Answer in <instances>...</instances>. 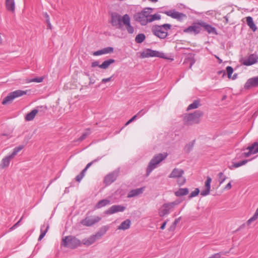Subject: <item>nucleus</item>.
I'll list each match as a JSON object with an SVG mask.
<instances>
[{
    "label": "nucleus",
    "mask_w": 258,
    "mask_h": 258,
    "mask_svg": "<svg viewBox=\"0 0 258 258\" xmlns=\"http://www.w3.org/2000/svg\"><path fill=\"white\" fill-rule=\"evenodd\" d=\"M161 15L158 14L154 15H151L150 17L148 18V23L152 22L155 20H159L161 19Z\"/></svg>",
    "instance_id": "nucleus-40"
},
{
    "label": "nucleus",
    "mask_w": 258,
    "mask_h": 258,
    "mask_svg": "<svg viewBox=\"0 0 258 258\" xmlns=\"http://www.w3.org/2000/svg\"><path fill=\"white\" fill-rule=\"evenodd\" d=\"M101 218L96 216H87L84 219L81 220L80 223L83 226L90 227L94 225L96 223L99 222Z\"/></svg>",
    "instance_id": "nucleus-9"
},
{
    "label": "nucleus",
    "mask_w": 258,
    "mask_h": 258,
    "mask_svg": "<svg viewBox=\"0 0 258 258\" xmlns=\"http://www.w3.org/2000/svg\"><path fill=\"white\" fill-rule=\"evenodd\" d=\"M137 118V115H134L133 116L130 120H128L125 123V125H127L132 122L133 121H134L135 119H136Z\"/></svg>",
    "instance_id": "nucleus-54"
},
{
    "label": "nucleus",
    "mask_w": 258,
    "mask_h": 258,
    "mask_svg": "<svg viewBox=\"0 0 258 258\" xmlns=\"http://www.w3.org/2000/svg\"><path fill=\"white\" fill-rule=\"evenodd\" d=\"M256 87H258V76L248 79L244 85V88L247 90Z\"/></svg>",
    "instance_id": "nucleus-17"
},
{
    "label": "nucleus",
    "mask_w": 258,
    "mask_h": 258,
    "mask_svg": "<svg viewBox=\"0 0 258 258\" xmlns=\"http://www.w3.org/2000/svg\"><path fill=\"white\" fill-rule=\"evenodd\" d=\"M26 94L27 91H23L20 90H17L15 91L10 92L7 96L4 98L2 101V104L3 105L7 104V103L12 102L14 99L26 95Z\"/></svg>",
    "instance_id": "nucleus-6"
},
{
    "label": "nucleus",
    "mask_w": 258,
    "mask_h": 258,
    "mask_svg": "<svg viewBox=\"0 0 258 258\" xmlns=\"http://www.w3.org/2000/svg\"><path fill=\"white\" fill-rule=\"evenodd\" d=\"M177 205V203L176 202L164 204L159 210V215L163 217L165 215H168Z\"/></svg>",
    "instance_id": "nucleus-7"
},
{
    "label": "nucleus",
    "mask_w": 258,
    "mask_h": 258,
    "mask_svg": "<svg viewBox=\"0 0 258 258\" xmlns=\"http://www.w3.org/2000/svg\"><path fill=\"white\" fill-rule=\"evenodd\" d=\"M44 17L46 19V22L47 23L48 27L49 29H51V24H50V20H49V15L47 14V13H44Z\"/></svg>",
    "instance_id": "nucleus-52"
},
{
    "label": "nucleus",
    "mask_w": 258,
    "mask_h": 258,
    "mask_svg": "<svg viewBox=\"0 0 258 258\" xmlns=\"http://www.w3.org/2000/svg\"><path fill=\"white\" fill-rule=\"evenodd\" d=\"M246 149L253 154L258 153V143L254 142L251 146H248Z\"/></svg>",
    "instance_id": "nucleus-36"
},
{
    "label": "nucleus",
    "mask_w": 258,
    "mask_h": 258,
    "mask_svg": "<svg viewBox=\"0 0 258 258\" xmlns=\"http://www.w3.org/2000/svg\"><path fill=\"white\" fill-rule=\"evenodd\" d=\"M89 85H91L94 84L95 82V81L94 79H92L91 77H89Z\"/></svg>",
    "instance_id": "nucleus-64"
},
{
    "label": "nucleus",
    "mask_w": 258,
    "mask_h": 258,
    "mask_svg": "<svg viewBox=\"0 0 258 258\" xmlns=\"http://www.w3.org/2000/svg\"><path fill=\"white\" fill-rule=\"evenodd\" d=\"M49 227V224L47 223L46 224V226L45 224H44L42 225L41 227V233L39 236L38 240H41L45 235L46 232H47L48 229Z\"/></svg>",
    "instance_id": "nucleus-29"
},
{
    "label": "nucleus",
    "mask_w": 258,
    "mask_h": 258,
    "mask_svg": "<svg viewBox=\"0 0 258 258\" xmlns=\"http://www.w3.org/2000/svg\"><path fill=\"white\" fill-rule=\"evenodd\" d=\"M49 227V224L47 223L46 224V226L45 224H44L42 225L41 227V233L39 236L38 240H41L45 235L46 232H47L48 229Z\"/></svg>",
    "instance_id": "nucleus-31"
},
{
    "label": "nucleus",
    "mask_w": 258,
    "mask_h": 258,
    "mask_svg": "<svg viewBox=\"0 0 258 258\" xmlns=\"http://www.w3.org/2000/svg\"><path fill=\"white\" fill-rule=\"evenodd\" d=\"M178 178L177 183L179 186H182L185 183L186 179L185 177L182 176L181 177H178Z\"/></svg>",
    "instance_id": "nucleus-51"
},
{
    "label": "nucleus",
    "mask_w": 258,
    "mask_h": 258,
    "mask_svg": "<svg viewBox=\"0 0 258 258\" xmlns=\"http://www.w3.org/2000/svg\"><path fill=\"white\" fill-rule=\"evenodd\" d=\"M144 189H145V187H143L131 190L128 193L127 197V198H129L137 197V196L141 195V194H142L143 192V191H144Z\"/></svg>",
    "instance_id": "nucleus-23"
},
{
    "label": "nucleus",
    "mask_w": 258,
    "mask_h": 258,
    "mask_svg": "<svg viewBox=\"0 0 258 258\" xmlns=\"http://www.w3.org/2000/svg\"><path fill=\"white\" fill-rule=\"evenodd\" d=\"M23 148H24L23 145H20L18 147H15L14 149L13 152L11 154V156L12 157L14 158L15 156L18 153V152H20V151H21Z\"/></svg>",
    "instance_id": "nucleus-42"
},
{
    "label": "nucleus",
    "mask_w": 258,
    "mask_h": 258,
    "mask_svg": "<svg viewBox=\"0 0 258 258\" xmlns=\"http://www.w3.org/2000/svg\"><path fill=\"white\" fill-rule=\"evenodd\" d=\"M258 218V208L256 210V211L253 216L251 217L247 221V224L249 225L251 222H253L254 221L256 220L257 218Z\"/></svg>",
    "instance_id": "nucleus-44"
},
{
    "label": "nucleus",
    "mask_w": 258,
    "mask_h": 258,
    "mask_svg": "<svg viewBox=\"0 0 258 258\" xmlns=\"http://www.w3.org/2000/svg\"><path fill=\"white\" fill-rule=\"evenodd\" d=\"M176 225H174V224H172V225L169 227V231H173L175 230L176 228Z\"/></svg>",
    "instance_id": "nucleus-63"
},
{
    "label": "nucleus",
    "mask_w": 258,
    "mask_h": 258,
    "mask_svg": "<svg viewBox=\"0 0 258 258\" xmlns=\"http://www.w3.org/2000/svg\"><path fill=\"white\" fill-rule=\"evenodd\" d=\"M83 177L84 176L80 173L76 177V180L78 182H80Z\"/></svg>",
    "instance_id": "nucleus-56"
},
{
    "label": "nucleus",
    "mask_w": 258,
    "mask_h": 258,
    "mask_svg": "<svg viewBox=\"0 0 258 258\" xmlns=\"http://www.w3.org/2000/svg\"><path fill=\"white\" fill-rule=\"evenodd\" d=\"M101 157H98L96 159L93 160L91 162L88 163L85 168L88 169L93 163L97 162V161L100 160L101 159Z\"/></svg>",
    "instance_id": "nucleus-53"
},
{
    "label": "nucleus",
    "mask_w": 258,
    "mask_h": 258,
    "mask_svg": "<svg viewBox=\"0 0 258 258\" xmlns=\"http://www.w3.org/2000/svg\"><path fill=\"white\" fill-rule=\"evenodd\" d=\"M251 154H252L250 151H248V152H245L243 154V155L245 157H248Z\"/></svg>",
    "instance_id": "nucleus-62"
},
{
    "label": "nucleus",
    "mask_w": 258,
    "mask_h": 258,
    "mask_svg": "<svg viewBox=\"0 0 258 258\" xmlns=\"http://www.w3.org/2000/svg\"><path fill=\"white\" fill-rule=\"evenodd\" d=\"M201 31V25L198 23H194L191 26L183 30V32L186 33L194 34L197 35L200 33Z\"/></svg>",
    "instance_id": "nucleus-11"
},
{
    "label": "nucleus",
    "mask_w": 258,
    "mask_h": 258,
    "mask_svg": "<svg viewBox=\"0 0 258 258\" xmlns=\"http://www.w3.org/2000/svg\"><path fill=\"white\" fill-rule=\"evenodd\" d=\"M141 57L142 58L158 57L165 59H170L171 61L173 60V58H170L169 57H167L166 55L163 52L157 50H154L149 48L146 49L144 51L141 53Z\"/></svg>",
    "instance_id": "nucleus-5"
},
{
    "label": "nucleus",
    "mask_w": 258,
    "mask_h": 258,
    "mask_svg": "<svg viewBox=\"0 0 258 258\" xmlns=\"http://www.w3.org/2000/svg\"><path fill=\"white\" fill-rule=\"evenodd\" d=\"M211 181V178L209 176H208L205 183V189L202 190L201 192V196L204 197L210 194Z\"/></svg>",
    "instance_id": "nucleus-19"
},
{
    "label": "nucleus",
    "mask_w": 258,
    "mask_h": 258,
    "mask_svg": "<svg viewBox=\"0 0 258 258\" xmlns=\"http://www.w3.org/2000/svg\"><path fill=\"white\" fill-rule=\"evenodd\" d=\"M164 14L173 19H177L179 21H181L183 19H185L187 17L185 14L178 12L176 11L175 10L165 11Z\"/></svg>",
    "instance_id": "nucleus-10"
},
{
    "label": "nucleus",
    "mask_w": 258,
    "mask_h": 258,
    "mask_svg": "<svg viewBox=\"0 0 258 258\" xmlns=\"http://www.w3.org/2000/svg\"><path fill=\"white\" fill-rule=\"evenodd\" d=\"M184 172L183 170L175 168L173 169L168 177L169 178H173L181 177L184 174Z\"/></svg>",
    "instance_id": "nucleus-22"
},
{
    "label": "nucleus",
    "mask_w": 258,
    "mask_h": 258,
    "mask_svg": "<svg viewBox=\"0 0 258 258\" xmlns=\"http://www.w3.org/2000/svg\"><path fill=\"white\" fill-rule=\"evenodd\" d=\"M246 21L247 25L249 26V27L253 32H255L257 29V27L253 22L252 18L250 16L247 17L246 18Z\"/></svg>",
    "instance_id": "nucleus-26"
},
{
    "label": "nucleus",
    "mask_w": 258,
    "mask_h": 258,
    "mask_svg": "<svg viewBox=\"0 0 258 258\" xmlns=\"http://www.w3.org/2000/svg\"><path fill=\"white\" fill-rule=\"evenodd\" d=\"M91 132L89 128H87L85 132L83 133L82 135L79 138V141H82L86 138L90 134Z\"/></svg>",
    "instance_id": "nucleus-45"
},
{
    "label": "nucleus",
    "mask_w": 258,
    "mask_h": 258,
    "mask_svg": "<svg viewBox=\"0 0 258 258\" xmlns=\"http://www.w3.org/2000/svg\"><path fill=\"white\" fill-rule=\"evenodd\" d=\"M189 62V69H191L193 64L195 63L196 60L194 58H187L185 59V61L184 62Z\"/></svg>",
    "instance_id": "nucleus-50"
},
{
    "label": "nucleus",
    "mask_w": 258,
    "mask_h": 258,
    "mask_svg": "<svg viewBox=\"0 0 258 258\" xmlns=\"http://www.w3.org/2000/svg\"><path fill=\"white\" fill-rule=\"evenodd\" d=\"M131 224V221L130 219H127L121 222L119 226L118 227V229L125 230L130 228Z\"/></svg>",
    "instance_id": "nucleus-25"
},
{
    "label": "nucleus",
    "mask_w": 258,
    "mask_h": 258,
    "mask_svg": "<svg viewBox=\"0 0 258 258\" xmlns=\"http://www.w3.org/2000/svg\"><path fill=\"white\" fill-rule=\"evenodd\" d=\"M146 39L145 35L143 33L138 34L135 38V41L137 43H142Z\"/></svg>",
    "instance_id": "nucleus-39"
},
{
    "label": "nucleus",
    "mask_w": 258,
    "mask_h": 258,
    "mask_svg": "<svg viewBox=\"0 0 258 258\" xmlns=\"http://www.w3.org/2000/svg\"><path fill=\"white\" fill-rule=\"evenodd\" d=\"M168 221V220H166L165 221H164L163 224H162V225L160 227V229H162V230H163L164 229L165 227V226L167 223V222Z\"/></svg>",
    "instance_id": "nucleus-60"
},
{
    "label": "nucleus",
    "mask_w": 258,
    "mask_h": 258,
    "mask_svg": "<svg viewBox=\"0 0 258 258\" xmlns=\"http://www.w3.org/2000/svg\"><path fill=\"white\" fill-rule=\"evenodd\" d=\"M49 227V224L47 223L46 224V226L45 224H44L42 225L41 227V233L39 236L38 240H41L45 235L46 232H47L48 229Z\"/></svg>",
    "instance_id": "nucleus-30"
},
{
    "label": "nucleus",
    "mask_w": 258,
    "mask_h": 258,
    "mask_svg": "<svg viewBox=\"0 0 258 258\" xmlns=\"http://www.w3.org/2000/svg\"><path fill=\"white\" fill-rule=\"evenodd\" d=\"M110 201L107 199H103L99 201L95 205V209H100L106 205L110 204Z\"/></svg>",
    "instance_id": "nucleus-33"
},
{
    "label": "nucleus",
    "mask_w": 258,
    "mask_h": 258,
    "mask_svg": "<svg viewBox=\"0 0 258 258\" xmlns=\"http://www.w3.org/2000/svg\"><path fill=\"white\" fill-rule=\"evenodd\" d=\"M109 227L108 226H104L102 227L100 230L95 234L97 239L101 238L103 235L105 234L106 231L108 230Z\"/></svg>",
    "instance_id": "nucleus-27"
},
{
    "label": "nucleus",
    "mask_w": 258,
    "mask_h": 258,
    "mask_svg": "<svg viewBox=\"0 0 258 258\" xmlns=\"http://www.w3.org/2000/svg\"><path fill=\"white\" fill-rule=\"evenodd\" d=\"M226 71L227 73L228 78L229 79L231 78V75L233 72V68L230 66H228L226 68Z\"/></svg>",
    "instance_id": "nucleus-47"
},
{
    "label": "nucleus",
    "mask_w": 258,
    "mask_h": 258,
    "mask_svg": "<svg viewBox=\"0 0 258 258\" xmlns=\"http://www.w3.org/2000/svg\"><path fill=\"white\" fill-rule=\"evenodd\" d=\"M200 105V102L199 100H196L192 103L189 104L187 108V111L191 109H196Z\"/></svg>",
    "instance_id": "nucleus-38"
},
{
    "label": "nucleus",
    "mask_w": 258,
    "mask_h": 258,
    "mask_svg": "<svg viewBox=\"0 0 258 258\" xmlns=\"http://www.w3.org/2000/svg\"><path fill=\"white\" fill-rule=\"evenodd\" d=\"M119 173V169H117L107 175L104 178V182L106 184H110L114 182L118 177Z\"/></svg>",
    "instance_id": "nucleus-12"
},
{
    "label": "nucleus",
    "mask_w": 258,
    "mask_h": 258,
    "mask_svg": "<svg viewBox=\"0 0 258 258\" xmlns=\"http://www.w3.org/2000/svg\"><path fill=\"white\" fill-rule=\"evenodd\" d=\"M195 143V140L187 144L184 147V151L186 153H189L192 149Z\"/></svg>",
    "instance_id": "nucleus-41"
},
{
    "label": "nucleus",
    "mask_w": 258,
    "mask_h": 258,
    "mask_svg": "<svg viewBox=\"0 0 258 258\" xmlns=\"http://www.w3.org/2000/svg\"><path fill=\"white\" fill-rule=\"evenodd\" d=\"M219 178V183L221 184L223 183L226 179V177L223 175V172H220L218 175Z\"/></svg>",
    "instance_id": "nucleus-48"
},
{
    "label": "nucleus",
    "mask_w": 258,
    "mask_h": 258,
    "mask_svg": "<svg viewBox=\"0 0 258 258\" xmlns=\"http://www.w3.org/2000/svg\"><path fill=\"white\" fill-rule=\"evenodd\" d=\"M199 24L201 25V28L203 27L204 30L208 32L209 34H213L217 35V32L216 28L211 25L208 24L205 22L202 21L199 22Z\"/></svg>",
    "instance_id": "nucleus-18"
},
{
    "label": "nucleus",
    "mask_w": 258,
    "mask_h": 258,
    "mask_svg": "<svg viewBox=\"0 0 258 258\" xmlns=\"http://www.w3.org/2000/svg\"><path fill=\"white\" fill-rule=\"evenodd\" d=\"M39 108H42L43 110L45 111L46 110V106H37L36 108L33 109L30 112L27 113L25 116V120L26 121H31L33 120L36 114L40 111Z\"/></svg>",
    "instance_id": "nucleus-16"
},
{
    "label": "nucleus",
    "mask_w": 258,
    "mask_h": 258,
    "mask_svg": "<svg viewBox=\"0 0 258 258\" xmlns=\"http://www.w3.org/2000/svg\"><path fill=\"white\" fill-rule=\"evenodd\" d=\"M97 239L95 235H92L87 239H84L82 241V243L85 245L89 246L92 244Z\"/></svg>",
    "instance_id": "nucleus-24"
},
{
    "label": "nucleus",
    "mask_w": 258,
    "mask_h": 258,
    "mask_svg": "<svg viewBox=\"0 0 258 258\" xmlns=\"http://www.w3.org/2000/svg\"><path fill=\"white\" fill-rule=\"evenodd\" d=\"M181 219V217H179V218H178L174 220V222L173 223V224H174V225H176H176H177V224L179 222V221H180Z\"/></svg>",
    "instance_id": "nucleus-61"
},
{
    "label": "nucleus",
    "mask_w": 258,
    "mask_h": 258,
    "mask_svg": "<svg viewBox=\"0 0 258 258\" xmlns=\"http://www.w3.org/2000/svg\"><path fill=\"white\" fill-rule=\"evenodd\" d=\"M134 19L142 26H145L148 23V19L141 12L136 13L134 14Z\"/></svg>",
    "instance_id": "nucleus-14"
},
{
    "label": "nucleus",
    "mask_w": 258,
    "mask_h": 258,
    "mask_svg": "<svg viewBox=\"0 0 258 258\" xmlns=\"http://www.w3.org/2000/svg\"><path fill=\"white\" fill-rule=\"evenodd\" d=\"M113 48L112 47H107L102 49L97 50L93 53L94 56L101 55L104 54L111 53L113 52Z\"/></svg>",
    "instance_id": "nucleus-21"
},
{
    "label": "nucleus",
    "mask_w": 258,
    "mask_h": 258,
    "mask_svg": "<svg viewBox=\"0 0 258 258\" xmlns=\"http://www.w3.org/2000/svg\"><path fill=\"white\" fill-rule=\"evenodd\" d=\"M110 23L112 26L115 27L117 29H120L122 27V17L119 14L116 13L114 12L111 14Z\"/></svg>",
    "instance_id": "nucleus-8"
},
{
    "label": "nucleus",
    "mask_w": 258,
    "mask_h": 258,
    "mask_svg": "<svg viewBox=\"0 0 258 258\" xmlns=\"http://www.w3.org/2000/svg\"><path fill=\"white\" fill-rule=\"evenodd\" d=\"M258 56L255 54H250L248 58L244 60L243 64L246 66H251L257 62Z\"/></svg>",
    "instance_id": "nucleus-20"
},
{
    "label": "nucleus",
    "mask_w": 258,
    "mask_h": 258,
    "mask_svg": "<svg viewBox=\"0 0 258 258\" xmlns=\"http://www.w3.org/2000/svg\"><path fill=\"white\" fill-rule=\"evenodd\" d=\"M44 79L43 77H36L28 81V82H37L40 83L43 81Z\"/></svg>",
    "instance_id": "nucleus-49"
},
{
    "label": "nucleus",
    "mask_w": 258,
    "mask_h": 258,
    "mask_svg": "<svg viewBox=\"0 0 258 258\" xmlns=\"http://www.w3.org/2000/svg\"><path fill=\"white\" fill-rule=\"evenodd\" d=\"M171 26V25L169 24H164L161 25H156L152 27L151 30L155 36L160 39H164L167 36V30L170 29Z\"/></svg>",
    "instance_id": "nucleus-2"
},
{
    "label": "nucleus",
    "mask_w": 258,
    "mask_h": 258,
    "mask_svg": "<svg viewBox=\"0 0 258 258\" xmlns=\"http://www.w3.org/2000/svg\"><path fill=\"white\" fill-rule=\"evenodd\" d=\"M146 111H145L144 109H142L140 110L137 114L135 115H137V117H140L142 116L143 115H144L146 113Z\"/></svg>",
    "instance_id": "nucleus-55"
},
{
    "label": "nucleus",
    "mask_w": 258,
    "mask_h": 258,
    "mask_svg": "<svg viewBox=\"0 0 258 258\" xmlns=\"http://www.w3.org/2000/svg\"><path fill=\"white\" fill-rule=\"evenodd\" d=\"M188 192L189 190L187 188H180L178 190L176 191L174 194L176 197H180L187 195Z\"/></svg>",
    "instance_id": "nucleus-32"
},
{
    "label": "nucleus",
    "mask_w": 258,
    "mask_h": 258,
    "mask_svg": "<svg viewBox=\"0 0 258 258\" xmlns=\"http://www.w3.org/2000/svg\"><path fill=\"white\" fill-rule=\"evenodd\" d=\"M14 157L11 156V155L7 156L3 159L2 163L1 164V167L2 168H4L6 167H8L9 164L11 159H12Z\"/></svg>",
    "instance_id": "nucleus-28"
},
{
    "label": "nucleus",
    "mask_w": 258,
    "mask_h": 258,
    "mask_svg": "<svg viewBox=\"0 0 258 258\" xmlns=\"http://www.w3.org/2000/svg\"><path fill=\"white\" fill-rule=\"evenodd\" d=\"M115 62V60L113 59H109L104 61L99 66V67L102 69H106L109 66L114 63Z\"/></svg>",
    "instance_id": "nucleus-35"
},
{
    "label": "nucleus",
    "mask_w": 258,
    "mask_h": 258,
    "mask_svg": "<svg viewBox=\"0 0 258 258\" xmlns=\"http://www.w3.org/2000/svg\"><path fill=\"white\" fill-rule=\"evenodd\" d=\"M203 115V112L200 110H196L194 113L186 114L183 118L184 123L186 125L198 123L200 122V118Z\"/></svg>",
    "instance_id": "nucleus-3"
},
{
    "label": "nucleus",
    "mask_w": 258,
    "mask_h": 258,
    "mask_svg": "<svg viewBox=\"0 0 258 258\" xmlns=\"http://www.w3.org/2000/svg\"><path fill=\"white\" fill-rule=\"evenodd\" d=\"M126 207L122 205H113L107 210L105 211V213L107 215H111L117 212H123Z\"/></svg>",
    "instance_id": "nucleus-15"
},
{
    "label": "nucleus",
    "mask_w": 258,
    "mask_h": 258,
    "mask_svg": "<svg viewBox=\"0 0 258 258\" xmlns=\"http://www.w3.org/2000/svg\"><path fill=\"white\" fill-rule=\"evenodd\" d=\"M152 9L150 8H146L144 10H143L141 12L144 14L147 18H149L150 16V14L152 12Z\"/></svg>",
    "instance_id": "nucleus-43"
},
{
    "label": "nucleus",
    "mask_w": 258,
    "mask_h": 258,
    "mask_svg": "<svg viewBox=\"0 0 258 258\" xmlns=\"http://www.w3.org/2000/svg\"><path fill=\"white\" fill-rule=\"evenodd\" d=\"M99 62L98 61H94L91 63V67L92 68H95L96 67H99L100 66Z\"/></svg>",
    "instance_id": "nucleus-58"
},
{
    "label": "nucleus",
    "mask_w": 258,
    "mask_h": 258,
    "mask_svg": "<svg viewBox=\"0 0 258 258\" xmlns=\"http://www.w3.org/2000/svg\"><path fill=\"white\" fill-rule=\"evenodd\" d=\"M200 192V189L198 188H196L194 191H192L188 196V198L191 199L194 197L197 196Z\"/></svg>",
    "instance_id": "nucleus-46"
},
{
    "label": "nucleus",
    "mask_w": 258,
    "mask_h": 258,
    "mask_svg": "<svg viewBox=\"0 0 258 258\" xmlns=\"http://www.w3.org/2000/svg\"><path fill=\"white\" fill-rule=\"evenodd\" d=\"M250 160H244L239 162L234 163L232 166H229V169H233V168H238L241 166L245 165Z\"/></svg>",
    "instance_id": "nucleus-37"
},
{
    "label": "nucleus",
    "mask_w": 258,
    "mask_h": 258,
    "mask_svg": "<svg viewBox=\"0 0 258 258\" xmlns=\"http://www.w3.org/2000/svg\"><path fill=\"white\" fill-rule=\"evenodd\" d=\"M122 23L125 26L127 32L129 34H133L134 32V28L131 24V19L127 14L124 15L122 17Z\"/></svg>",
    "instance_id": "nucleus-13"
},
{
    "label": "nucleus",
    "mask_w": 258,
    "mask_h": 258,
    "mask_svg": "<svg viewBox=\"0 0 258 258\" xmlns=\"http://www.w3.org/2000/svg\"><path fill=\"white\" fill-rule=\"evenodd\" d=\"M23 216H22L21 219H20V220L19 221H18L16 224H15L12 227H11V229L12 230H13L15 228H16L20 224L21 221L22 220V218H23Z\"/></svg>",
    "instance_id": "nucleus-57"
},
{
    "label": "nucleus",
    "mask_w": 258,
    "mask_h": 258,
    "mask_svg": "<svg viewBox=\"0 0 258 258\" xmlns=\"http://www.w3.org/2000/svg\"><path fill=\"white\" fill-rule=\"evenodd\" d=\"M6 6L7 9L11 12L15 11V2L14 0H6Z\"/></svg>",
    "instance_id": "nucleus-34"
},
{
    "label": "nucleus",
    "mask_w": 258,
    "mask_h": 258,
    "mask_svg": "<svg viewBox=\"0 0 258 258\" xmlns=\"http://www.w3.org/2000/svg\"><path fill=\"white\" fill-rule=\"evenodd\" d=\"M81 241L76 237L70 235L67 236L62 238L61 245L65 247L75 249L80 246Z\"/></svg>",
    "instance_id": "nucleus-4"
},
{
    "label": "nucleus",
    "mask_w": 258,
    "mask_h": 258,
    "mask_svg": "<svg viewBox=\"0 0 258 258\" xmlns=\"http://www.w3.org/2000/svg\"><path fill=\"white\" fill-rule=\"evenodd\" d=\"M168 156L167 153H159L154 156L148 164L146 169V175L149 176L150 173L157 167L158 164L164 160Z\"/></svg>",
    "instance_id": "nucleus-1"
},
{
    "label": "nucleus",
    "mask_w": 258,
    "mask_h": 258,
    "mask_svg": "<svg viewBox=\"0 0 258 258\" xmlns=\"http://www.w3.org/2000/svg\"><path fill=\"white\" fill-rule=\"evenodd\" d=\"M113 77V76H111L109 78H104V79H103L101 81V82L103 83H106L107 82H109L110 81H111L112 78Z\"/></svg>",
    "instance_id": "nucleus-59"
}]
</instances>
